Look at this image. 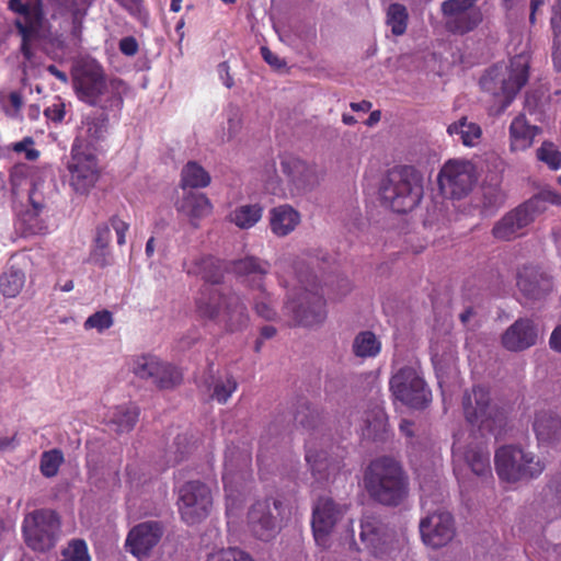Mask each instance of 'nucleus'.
<instances>
[{"label": "nucleus", "mask_w": 561, "mask_h": 561, "mask_svg": "<svg viewBox=\"0 0 561 561\" xmlns=\"http://www.w3.org/2000/svg\"><path fill=\"white\" fill-rule=\"evenodd\" d=\"M119 49L126 56H134L138 50V44L134 37H124L119 42Z\"/></svg>", "instance_id": "obj_61"}, {"label": "nucleus", "mask_w": 561, "mask_h": 561, "mask_svg": "<svg viewBox=\"0 0 561 561\" xmlns=\"http://www.w3.org/2000/svg\"><path fill=\"white\" fill-rule=\"evenodd\" d=\"M537 159L546 163L551 170L561 168V152L550 141H543L536 151Z\"/></svg>", "instance_id": "obj_46"}, {"label": "nucleus", "mask_w": 561, "mask_h": 561, "mask_svg": "<svg viewBox=\"0 0 561 561\" xmlns=\"http://www.w3.org/2000/svg\"><path fill=\"white\" fill-rule=\"evenodd\" d=\"M541 129L528 123L525 115H517L508 128L510 150L512 152L525 151L530 148Z\"/></svg>", "instance_id": "obj_28"}, {"label": "nucleus", "mask_w": 561, "mask_h": 561, "mask_svg": "<svg viewBox=\"0 0 561 561\" xmlns=\"http://www.w3.org/2000/svg\"><path fill=\"white\" fill-rule=\"evenodd\" d=\"M184 268L188 274L201 276L211 284L219 283L222 278V267L219 261L211 256H202L186 262Z\"/></svg>", "instance_id": "obj_35"}, {"label": "nucleus", "mask_w": 561, "mask_h": 561, "mask_svg": "<svg viewBox=\"0 0 561 561\" xmlns=\"http://www.w3.org/2000/svg\"><path fill=\"white\" fill-rule=\"evenodd\" d=\"M483 20L482 11L477 5H472L462 12L459 16L447 20L448 28L454 33L466 34L474 30Z\"/></svg>", "instance_id": "obj_38"}, {"label": "nucleus", "mask_w": 561, "mask_h": 561, "mask_svg": "<svg viewBox=\"0 0 561 561\" xmlns=\"http://www.w3.org/2000/svg\"><path fill=\"white\" fill-rule=\"evenodd\" d=\"M263 207L259 204L241 205L229 214V220L240 229H250L262 218Z\"/></svg>", "instance_id": "obj_39"}, {"label": "nucleus", "mask_w": 561, "mask_h": 561, "mask_svg": "<svg viewBox=\"0 0 561 561\" xmlns=\"http://www.w3.org/2000/svg\"><path fill=\"white\" fill-rule=\"evenodd\" d=\"M196 312L202 319L215 321L229 332H238L249 324L247 306L236 294L225 296L213 286H205L196 299Z\"/></svg>", "instance_id": "obj_3"}, {"label": "nucleus", "mask_w": 561, "mask_h": 561, "mask_svg": "<svg viewBox=\"0 0 561 561\" xmlns=\"http://www.w3.org/2000/svg\"><path fill=\"white\" fill-rule=\"evenodd\" d=\"M9 8L19 14L15 25L20 33H35L41 26L42 14L37 7L30 5L21 0H10Z\"/></svg>", "instance_id": "obj_32"}, {"label": "nucleus", "mask_w": 561, "mask_h": 561, "mask_svg": "<svg viewBox=\"0 0 561 561\" xmlns=\"http://www.w3.org/2000/svg\"><path fill=\"white\" fill-rule=\"evenodd\" d=\"M408 13L403 5L391 4L387 12V24L394 35H402L407 30Z\"/></svg>", "instance_id": "obj_45"}, {"label": "nucleus", "mask_w": 561, "mask_h": 561, "mask_svg": "<svg viewBox=\"0 0 561 561\" xmlns=\"http://www.w3.org/2000/svg\"><path fill=\"white\" fill-rule=\"evenodd\" d=\"M275 510L277 501H273ZM247 525L249 531L260 540L270 541L279 531V525L272 513V503L268 499L255 502L248 512Z\"/></svg>", "instance_id": "obj_21"}, {"label": "nucleus", "mask_w": 561, "mask_h": 561, "mask_svg": "<svg viewBox=\"0 0 561 561\" xmlns=\"http://www.w3.org/2000/svg\"><path fill=\"white\" fill-rule=\"evenodd\" d=\"M139 411L134 404H123L110 408L104 420L112 425L116 432H129L138 420Z\"/></svg>", "instance_id": "obj_34"}, {"label": "nucleus", "mask_w": 561, "mask_h": 561, "mask_svg": "<svg viewBox=\"0 0 561 561\" xmlns=\"http://www.w3.org/2000/svg\"><path fill=\"white\" fill-rule=\"evenodd\" d=\"M44 115L53 122H61L65 117V104L60 102L51 104L45 108Z\"/></svg>", "instance_id": "obj_59"}, {"label": "nucleus", "mask_w": 561, "mask_h": 561, "mask_svg": "<svg viewBox=\"0 0 561 561\" xmlns=\"http://www.w3.org/2000/svg\"><path fill=\"white\" fill-rule=\"evenodd\" d=\"M72 82L81 101L106 111L122 108L124 82L118 79L107 80L96 60L82 59L73 69Z\"/></svg>", "instance_id": "obj_2"}, {"label": "nucleus", "mask_w": 561, "mask_h": 561, "mask_svg": "<svg viewBox=\"0 0 561 561\" xmlns=\"http://www.w3.org/2000/svg\"><path fill=\"white\" fill-rule=\"evenodd\" d=\"M237 381L231 376L220 378L215 382L211 398L218 403H226L231 394L237 390Z\"/></svg>", "instance_id": "obj_48"}, {"label": "nucleus", "mask_w": 561, "mask_h": 561, "mask_svg": "<svg viewBox=\"0 0 561 561\" xmlns=\"http://www.w3.org/2000/svg\"><path fill=\"white\" fill-rule=\"evenodd\" d=\"M549 344L552 350L561 353V324L552 331Z\"/></svg>", "instance_id": "obj_64"}, {"label": "nucleus", "mask_w": 561, "mask_h": 561, "mask_svg": "<svg viewBox=\"0 0 561 561\" xmlns=\"http://www.w3.org/2000/svg\"><path fill=\"white\" fill-rule=\"evenodd\" d=\"M282 171L286 185L284 186L275 174L270 175L265 180L267 193L279 197H294L306 194L319 184L317 168L298 158H284Z\"/></svg>", "instance_id": "obj_7"}, {"label": "nucleus", "mask_w": 561, "mask_h": 561, "mask_svg": "<svg viewBox=\"0 0 561 561\" xmlns=\"http://www.w3.org/2000/svg\"><path fill=\"white\" fill-rule=\"evenodd\" d=\"M111 240V227L102 225L98 227L95 241L101 248L107 247Z\"/></svg>", "instance_id": "obj_63"}, {"label": "nucleus", "mask_w": 561, "mask_h": 561, "mask_svg": "<svg viewBox=\"0 0 561 561\" xmlns=\"http://www.w3.org/2000/svg\"><path fill=\"white\" fill-rule=\"evenodd\" d=\"M162 535L158 523L147 522L135 526L128 534L126 547L139 560L146 558Z\"/></svg>", "instance_id": "obj_24"}, {"label": "nucleus", "mask_w": 561, "mask_h": 561, "mask_svg": "<svg viewBox=\"0 0 561 561\" xmlns=\"http://www.w3.org/2000/svg\"><path fill=\"white\" fill-rule=\"evenodd\" d=\"M352 289L351 282L347 278H339L335 287H331L327 294L331 299L339 300L346 296Z\"/></svg>", "instance_id": "obj_56"}, {"label": "nucleus", "mask_w": 561, "mask_h": 561, "mask_svg": "<svg viewBox=\"0 0 561 561\" xmlns=\"http://www.w3.org/2000/svg\"><path fill=\"white\" fill-rule=\"evenodd\" d=\"M534 431L539 442H551L561 432V420L551 411H539L535 417Z\"/></svg>", "instance_id": "obj_37"}, {"label": "nucleus", "mask_w": 561, "mask_h": 561, "mask_svg": "<svg viewBox=\"0 0 561 561\" xmlns=\"http://www.w3.org/2000/svg\"><path fill=\"white\" fill-rule=\"evenodd\" d=\"M64 462V455L58 449H51L44 451L41 456L39 469L44 477L53 478L58 471L59 467Z\"/></svg>", "instance_id": "obj_44"}, {"label": "nucleus", "mask_w": 561, "mask_h": 561, "mask_svg": "<svg viewBox=\"0 0 561 561\" xmlns=\"http://www.w3.org/2000/svg\"><path fill=\"white\" fill-rule=\"evenodd\" d=\"M206 561H253L245 552L238 549H225L210 553Z\"/></svg>", "instance_id": "obj_54"}, {"label": "nucleus", "mask_w": 561, "mask_h": 561, "mask_svg": "<svg viewBox=\"0 0 561 561\" xmlns=\"http://www.w3.org/2000/svg\"><path fill=\"white\" fill-rule=\"evenodd\" d=\"M538 340V329L529 319H518L502 335L503 346L512 352H520L534 346Z\"/></svg>", "instance_id": "obj_25"}, {"label": "nucleus", "mask_w": 561, "mask_h": 561, "mask_svg": "<svg viewBox=\"0 0 561 561\" xmlns=\"http://www.w3.org/2000/svg\"><path fill=\"white\" fill-rule=\"evenodd\" d=\"M25 283L24 268L11 261L0 274V293L4 298H15L23 290Z\"/></svg>", "instance_id": "obj_31"}, {"label": "nucleus", "mask_w": 561, "mask_h": 561, "mask_svg": "<svg viewBox=\"0 0 561 561\" xmlns=\"http://www.w3.org/2000/svg\"><path fill=\"white\" fill-rule=\"evenodd\" d=\"M381 351V343L370 331L358 333L353 342V352L357 357H376Z\"/></svg>", "instance_id": "obj_41"}, {"label": "nucleus", "mask_w": 561, "mask_h": 561, "mask_svg": "<svg viewBox=\"0 0 561 561\" xmlns=\"http://www.w3.org/2000/svg\"><path fill=\"white\" fill-rule=\"evenodd\" d=\"M517 286L527 297L537 299L551 288L550 280L534 267H524L517 274Z\"/></svg>", "instance_id": "obj_30"}, {"label": "nucleus", "mask_w": 561, "mask_h": 561, "mask_svg": "<svg viewBox=\"0 0 561 561\" xmlns=\"http://www.w3.org/2000/svg\"><path fill=\"white\" fill-rule=\"evenodd\" d=\"M420 531L425 545L432 548L444 547L455 537L454 518L450 513L438 508L421 520Z\"/></svg>", "instance_id": "obj_20"}, {"label": "nucleus", "mask_w": 561, "mask_h": 561, "mask_svg": "<svg viewBox=\"0 0 561 561\" xmlns=\"http://www.w3.org/2000/svg\"><path fill=\"white\" fill-rule=\"evenodd\" d=\"M300 220V214L289 205H280L270 211L271 230L277 237H285L293 232Z\"/></svg>", "instance_id": "obj_29"}, {"label": "nucleus", "mask_w": 561, "mask_h": 561, "mask_svg": "<svg viewBox=\"0 0 561 561\" xmlns=\"http://www.w3.org/2000/svg\"><path fill=\"white\" fill-rule=\"evenodd\" d=\"M261 55L268 65L276 69H280L285 66V62L267 47H261Z\"/></svg>", "instance_id": "obj_62"}, {"label": "nucleus", "mask_w": 561, "mask_h": 561, "mask_svg": "<svg viewBox=\"0 0 561 561\" xmlns=\"http://www.w3.org/2000/svg\"><path fill=\"white\" fill-rule=\"evenodd\" d=\"M545 496L547 504L552 505L554 507L553 516H561V492L556 491L554 493L552 486L549 485Z\"/></svg>", "instance_id": "obj_60"}, {"label": "nucleus", "mask_w": 561, "mask_h": 561, "mask_svg": "<svg viewBox=\"0 0 561 561\" xmlns=\"http://www.w3.org/2000/svg\"><path fill=\"white\" fill-rule=\"evenodd\" d=\"M248 467V456L237 455L232 450L226 453L222 482L226 494V514L229 519L238 514L243 504L250 478Z\"/></svg>", "instance_id": "obj_10"}, {"label": "nucleus", "mask_w": 561, "mask_h": 561, "mask_svg": "<svg viewBox=\"0 0 561 561\" xmlns=\"http://www.w3.org/2000/svg\"><path fill=\"white\" fill-rule=\"evenodd\" d=\"M306 461L313 474H321L329 468L328 458L324 451H316L309 445L306 449Z\"/></svg>", "instance_id": "obj_52"}, {"label": "nucleus", "mask_w": 561, "mask_h": 561, "mask_svg": "<svg viewBox=\"0 0 561 561\" xmlns=\"http://www.w3.org/2000/svg\"><path fill=\"white\" fill-rule=\"evenodd\" d=\"M62 561H91L87 543L80 539L70 541L62 552Z\"/></svg>", "instance_id": "obj_49"}, {"label": "nucleus", "mask_w": 561, "mask_h": 561, "mask_svg": "<svg viewBox=\"0 0 561 561\" xmlns=\"http://www.w3.org/2000/svg\"><path fill=\"white\" fill-rule=\"evenodd\" d=\"M447 133L451 137H458V140L466 147H476L482 138L480 125L468 121L462 116L447 127Z\"/></svg>", "instance_id": "obj_36"}, {"label": "nucleus", "mask_w": 561, "mask_h": 561, "mask_svg": "<svg viewBox=\"0 0 561 561\" xmlns=\"http://www.w3.org/2000/svg\"><path fill=\"white\" fill-rule=\"evenodd\" d=\"M22 104H23L22 95H21V93L16 92V91L10 92L7 95H4V94L0 95L1 108L8 116H10L12 118H15L20 115Z\"/></svg>", "instance_id": "obj_50"}, {"label": "nucleus", "mask_w": 561, "mask_h": 561, "mask_svg": "<svg viewBox=\"0 0 561 561\" xmlns=\"http://www.w3.org/2000/svg\"><path fill=\"white\" fill-rule=\"evenodd\" d=\"M242 124L241 111L237 106H230L227 111V123L220 137L221 141L233 140L241 133Z\"/></svg>", "instance_id": "obj_43"}, {"label": "nucleus", "mask_w": 561, "mask_h": 561, "mask_svg": "<svg viewBox=\"0 0 561 561\" xmlns=\"http://www.w3.org/2000/svg\"><path fill=\"white\" fill-rule=\"evenodd\" d=\"M185 440L184 437H178L176 438V442H175V445H176V449L173 450L172 448L170 450H168L167 453V462L168 465H176L179 463L181 460L184 459L185 455L187 454V449L186 448H181L180 445Z\"/></svg>", "instance_id": "obj_58"}, {"label": "nucleus", "mask_w": 561, "mask_h": 561, "mask_svg": "<svg viewBox=\"0 0 561 561\" xmlns=\"http://www.w3.org/2000/svg\"><path fill=\"white\" fill-rule=\"evenodd\" d=\"M107 134V118L105 116H85L80 127L71 150L92 152L99 142L105 139Z\"/></svg>", "instance_id": "obj_22"}, {"label": "nucleus", "mask_w": 561, "mask_h": 561, "mask_svg": "<svg viewBox=\"0 0 561 561\" xmlns=\"http://www.w3.org/2000/svg\"><path fill=\"white\" fill-rule=\"evenodd\" d=\"M133 373L138 378L148 380L160 389L173 388L182 380V375L175 367L151 355L135 359Z\"/></svg>", "instance_id": "obj_19"}, {"label": "nucleus", "mask_w": 561, "mask_h": 561, "mask_svg": "<svg viewBox=\"0 0 561 561\" xmlns=\"http://www.w3.org/2000/svg\"><path fill=\"white\" fill-rule=\"evenodd\" d=\"M495 469L502 480L516 482L540 476L545 463L520 447L504 446L495 453Z\"/></svg>", "instance_id": "obj_9"}, {"label": "nucleus", "mask_w": 561, "mask_h": 561, "mask_svg": "<svg viewBox=\"0 0 561 561\" xmlns=\"http://www.w3.org/2000/svg\"><path fill=\"white\" fill-rule=\"evenodd\" d=\"M209 173L197 162H187L181 172V184L183 187L202 188L210 183Z\"/></svg>", "instance_id": "obj_40"}, {"label": "nucleus", "mask_w": 561, "mask_h": 561, "mask_svg": "<svg viewBox=\"0 0 561 561\" xmlns=\"http://www.w3.org/2000/svg\"><path fill=\"white\" fill-rule=\"evenodd\" d=\"M232 270L238 276L243 277L244 283L251 288L259 290L253 302L256 314L268 321L274 320L276 318L275 304L263 287V280L270 272V264L256 257L248 256L233 262Z\"/></svg>", "instance_id": "obj_11"}, {"label": "nucleus", "mask_w": 561, "mask_h": 561, "mask_svg": "<svg viewBox=\"0 0 561 561\" xmlns=\"http://www.w3.org/2000/svg\"><path fill=\"white\" fill-rule=\"evenodd\" d=\"M69 185L77 194L87 195L100 178V167L93 152L73 151L67 165Z\"/></svg>", "instance_id": "obj_18"}, {"label": "nucleus", "mask_w": 561, "mask_h": 561, "mask_svg": "<svg viewBox=\"0 0 561 561\" xmlns=\"http://www.w3.org/2000/svg\"><path fill=\"white\" fill-rule=\"evenodd\" d=\"M34 140L31 137H26L23 140L13 145V150L18 153L23 152L25 158L30 161H34L39 157V151L34 147Z\"/></svg>", "instance_id": "obj_55"}, {"label": "nucleus", "mask_w": 561, "mask_h": 561, "mask_svg": "<svg viewBox=\"0 0 561 561\" xmlns=\"http://www.w3.org/2000/svg\"><path fill=\"white\" fill-rule=\"evenodd\" d=\"M390 390L397 400L415 409L425 408L432 400L431 390L414 366L400 368L390 379Z\"/></svg>", "instance_id": "obj_12"}, {"label": "nucleus", "mask_w": 561, "mask_h": 561, "mask_svg": "<svg viewBox=\"0 0 561 561\" xmlns=\"http://www.w3.org/2000/svg\"><path fill=\"white\" fill-rule=\"evenodd\" d=\"M380 196L397 213L412 210L423 196L422 179L412 168L393 169L381 182Z\"/></svg>", "instance_id": "obj_6"}, {"label": "nucleus", "mask_w": 561, "mask_h": 561, "mask_svg": "<svg viewBox=\"0 0 561 561\" xmlns=\"http://www.w3.org/2000/svg\"><path fill=\"white\" fill-rule=\"evenodd\" d=\"M528 57L517 55L510 64H497L483 75L481 88L494 96L503 98L502 108H506L528 80Z\"/></svg>", "instance_id": "obj_5"}, {"label": "nucleus", "mask_w": 561, "mask_h": 561, "mask_svg": "<svg viewBox=\"0 0 561 561\" xmlns=\"http://www.w3.org/2000/svg\"><path fill=\"white\" fill-rule=\"evenodd\" d=\"M364 481L369 495L385 505H398L408 492L402 468L391 458L374 460L365 473Z\"/></svg>", "instance_id": "obj_4"}, {"label": "nucleus", "mask_w": 561, "mask_h": 561, "mask_svg": "<svg viewBox=\"0 0 561 561\" xmlns=\"http://www.w3.org/2000/svg\"><path fill=\"white\" fill-rule=\"evenodd\" d=\"M58 530L59 519L49 510L34 511L23 520L25 542L33 550L45 551L54 547Z\"/></svg>", "instance_id": "obj_14"}, {"label": "nucleus", "mask_w": 561, "mask_h": 561, "mask_svg": "<svg viewBox=\"0 0 561 561\" xmlns=\"http://www.w3.org/2000/svg\"><path fill=\"white\" fill-rule=\"evenodd\" d=\"M366 431L368 436H375L386 430L387 416L382 408L375 407L366 414Z\"/></svg>", "instance_id": "obj_47"}, {"label": "nucleus", "mask_w": 561, "mask_h": 561, "mask_svg": "<svg viewBox=\"0 0 561 561\" xmlns=\"http://www.w3.org/2000/svg\"><path fill=\"white\" fill-rule=\"evenodd\" d=\"M110 225L116 233L117 244L124 245L126 243V233L129 229V225L117 217H113L110 220Z\"/></svg>", "instance_id": "obj_57"}, {"label": "nucleus", "mask_w": 561, "mask_h": 561, "mask_svg": "<svg viewBox=\"0 0 561 561\" xmlns=\"http://www.w3.org/2000/svg\"><path fill=\"white\" fill-rule=\"evenodd\" d=\"M175 208L193 227H198L199 221L209 216L213 205L208 197L202 193L187 192L175 204Z\"/></svg>", "instance_id": "obj_26"}, {"label": "nucleus", "mask_w": 561, "mask_h": 561, "mask_svg": "<svg viewBox=\"0 0 561 561\" xmlns=\"http://www.w3.org/2000/svg\"><path fill=\"white\" fill-rule=\"evenodd\" d=\"M477 180L473 163L468 160H449L438 174V185L446 196L461 198L467 195Z\"/></svg>", "instance_id": "obj_16"}, {"label": "nucleus", "mask_w": 561, "mask_h": 561, "mask_svg": "<svg viewBox=\"0 0 561 561\" xmlns=\"http://www.w3.org/2000/svg\"><path fill=\"white\" fill-rule=\"evenodd\" d=\"M213 506L210 489L203 482L194 480L180 486L178 507L182 519L194 525L205 519Z\"/></svg>", "instance_id": "obj_13"}, {"label": "nucleus", "mask_w": 561, "mask_h": 561, "mask_svg": "<svg viewBox=\"0 0 561 561\" xmlns=\"http://www.w3.org/2000/svg\"><path fill=\"white\" fill-rule=\"evenodd\" d=\"M534 201H530L505 215L493 227L492 233L499 240H512L534 219Z\"/></svg>", "instance_id": "obj_23"}, {"label": "nucleus", "mask_w": 561, "mask_h": 561, "mask_svg": "<svg viewBox=\"0 0 561 561\" xmlns=\"http://www.w3.org/2000/svg\"><path fill=\"white\" fill-rule=\"evenodd\" d=\"M83 325L85 330L95 329L99 332H103L113 325V316L107 310H101L91 314Z\"/></svg>", "instance_id": "obj_51"}, {"label": "nucleus", "mask_w": 561, "mask_h": 561, "mask_svg": "<svg viewBox=\"0 0 561 561\" xmlns=\"http://www.w3.org/2000/svg\"><path fill=\"white\" fill-rule=\"evenodd\" d=\"M477 0H447L442 3V11L447 20L459 16L469 9Z\"/></svg>", "instance_id": "obj_53"}, {"label": "nucleus", "mask_w": 561, "mask_h": 561, "mask_svg": "<svg viewBox=\"0 0 561 561\" xmlns=\"http://www.w3.org/2000/svg\"><path fill=\"white\" fill-rule=\"evenodd\" d=\"M359 537L376 561H397L405 549V539L396 536L375 514L363 516Z\"/></svg>", "instance_id": "obj_8"}, {"label": "nucleus", "mask_w": 561, "mask_h": 561, "mask_svg": "<svg viewBox=\"0 0 561 561\" xmlns=\"http://www.w3.org/2000/svg\"><path fill=\"white\" fill-rule=\"evenodd\" d=\"M432 362L436 370L438 383L443 388L444 377L448 374L455 373L456 352L453 346L444 354L439 353L438 346L432 347Z\"/></svg>", "instance_id": "obj_42"}, {"label": "nucleus", "mask_w": 561, "mask_h": 561, "mask_svg": "<svg viewBox=\"0 0 561 561\" xmlns=\"http://www.w3.org/2000/svg\"><path fill=\"white\" fill-rule=\"evenodd\" d=\"M41 185L34 183L30 191L31 208L25 210L21 216V221L24 225V231L28 234H41L48 231V225L43 217L45 208L44 197L41 192Z\"/></svg>", "instance_id": "obj_27"}, {"label": "nucleus", "mask_w": 561, "mask_h": 561, "mask_svg": "<svg viewBox=\"0 0 561 561\" xmlns=\"http://www.w3.org/2000/svg\"><path fill=\"white\" fill-rule=\"evenodd\" d=\"M453 453L455 461L463 459L474 474L485 476L491 472L490 451L488 449L478 447L465 453L457 443H454Z\"/></svg>", "instance_id": "obj_33"}, {"label": "nucleus", "mask_w": 561, "mask_h": 561, "mask_svg": "<svg viewBox=\"0 0 561 561\" xmlns=\"http://www.w3.org/2000/svg\"><path fill=\"white\" fill-rule=\"evenodd\" d=\"M277 270L286 287H290L284 311L296 324L312 327L327 318L323 293H319L316 277L302 270L301 263L294 257H282Z\"/></svg>", "instance_id": "obj_1"}, {"label": "nucleus", "mask_w": 561, "mask_h": 561, "mask_svg": "<svg viewBox=\"0 0 561 561\" xmlns=\"http://www.w3.org/2000/svg\"><path fill=\"white\" fill-rule=\"evenodd\" d=\"M462 405L467 421L482 431L494 433L502 424V414L490 405L489 392L482 387L466 392Z\"/></svg>", "instance_id": "obj_15"}, {"label": "nucleus", "mask_w": 561, "mask_h": 561, "mask_svg": "<svg viewBox=\"0 0 561 561\" xmlns=\"http://www.w3.org/2000/svg\"><path fill=\"white\" fill-rule=\"evenodd\" d=\"M346 511V505L336 503L329 496H321L314 502L311 527L318 546L328 547L331 533Z\"/></svg>", "instance_id": "obj_17"}]
</instances>
